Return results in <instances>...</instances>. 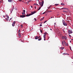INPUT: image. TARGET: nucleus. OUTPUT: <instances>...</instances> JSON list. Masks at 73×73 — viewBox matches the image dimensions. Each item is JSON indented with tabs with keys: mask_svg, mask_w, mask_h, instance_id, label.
Masks as SVG:
<instances>
[{
	"mask_svg": "<svg viewBox=\"0 0 73 73\" xmlns=\"http://www.w3.org/2000/svg\"><path fill=\"white\" fill-rule=\"evenodd\" d=\"M44 17H43V18H42V19H40V21H42V20H43V19H44Z\"/></svg>",
	"mask_w": 73,
	"mask_h": 73,
	"instance_id": "nucleus-14",
	"label": "nucleus"
},
{
	"mask_svg": "<svg viewBox=\"0 0 73 73\" xmlns=\"http://www.w3.org/2000/svg\"><path fill=\"white\" fill-rule=\"evenodd\" d=\"M46 36V35H44L43 37H44V39H45Z\"/></svg>",
	"mask_w": 73,
	"mask_h": 73,
	"instance_id": "nucleus-15",
	"label": "nucleus"
},
{
	"mask_svg": "<svg viewBox=\"0 0 73 73\" xmlns=\"http://www.w3.org/2000/svg\"><path fill=\"white\" fill-rule=\"evenodd\" d=\"M7 17V18H6V19L7 21L9 20V17L7 15H6Z\"/></svg>",
	"mask_w": 73,
	"mask_h": 73,
	"instance_id": "nucleus-5",
	"label": "nucleus"
},
{
	"mask_svg": "<svg viewBox=\"0 0 73 73\" xmlns=\"http://www.w3.org/2000/svg\"><path fill=\"white\" fill-rule=\"evenodd\" d=\"M19 33L18 35L19 36V37L21 38V34L20 33Z\"/></svg>",
	"mask_w": 73,
	"mask_h": 73,
	"instance_id": "nucleus-9",
	"label": "nucleus"
},
{
	"mask_svg": "<svg viewBox=\"0 0 73 73\" xmlns=\"http://www.w3.org/2000/svg\"><path fill=\"white\" fill-rule=\"evenodd\" d=\"M70 42H71V41H70Z\"/></svg>",
	"mask_w": 73,
	"mask_h": 73,
	"instance_id": "nucleus-64",
	"label": "nucleus"
},
{
	"mask_svg": "<svg viewBox=\"0 0 73 73\" xmlns=\"http://www.w3.org/2000/svg\"><path fill=\"white\" fill-rule=\"evenodd\" d=\"M13 9H13V8H12V9H11V12H12V11H13Z\"/></svg>",
	"mask_w": 73,
	"mask_h": 73,
	"instance_id": "nucleus-18",
	"label": "nucleus"
},
{
	"mask_svg": "<svg viewBox=\"0 0 73 73\" xmlns=\"http://www.w3.org/2000/svg\"><path fill=\"white\" fill-rule=\"evenodd\" d=\"M63 12L64 13H67V12L66 11L63 10Z\"/></svg>",
	"mask_w": 73,
	"mask_h": 73,
	"instance_id": "nucleus-17",
	"label": "nucleus"
},
{
	"mask_svg": "<svg viewBox=\"0 0 73 73\" xmlns=\"http://www.w3.org/2000/svg\"><path fill=\"white\" fill-rule=\"evenodd\" d=\"M73 40V39H72V40Z\"/></svg>",
	"mask_w": 73,
	"mask_h": 73,
	"instance_id": "nucleus-61",
	"label": "nucleus"
},
{
	"mask_svg": "<svg viewBox=\"0 0 73 73\" xmlns=\"http://www.w3.org/2000/svg\"><path fill=\"white\" fill-rule=\"evenodd\" d=\"M54 24L55 25V24H56V23H54Z\"/></svg>",
	"mask_w": 73,
	"mask_h": 73,
	"instance_id": "nucleus-50",
	"label": "nucleus"
},
{
	"mask_svg": "<svg viewBox=\"0 0 73 73\" xmlns=\"http://www.w3.org/2000/svg\"><path fill=\"white\" fill-rule=\"evenodd\" d=\"M49 38H49H48V39Z\"/></svg>",
	"mask_w": 73,
	"mask_h": 73,
	"instance_id": "nucleus-63",
	"label": "nucleus"
},
{
	"mask_svg": "<svg viewBox=\"0 0 73 73\" xmlns=\"http://www.w3.org/2000/svg\"><path fill=\"white\" fill-rule=\"evenodd\" d=\"M41 26H42V25L41 24L40 25V27H41Z\"/></svg>",
	"mask_w": 73,
	"mask_h": 73,
	"instance_id": "nucleus-35",
	"label": "nucleus"
},
{
	"mask_svg": "<svg viewBox=\"0 0 73 73\" xmlns=\"http://www.w3.org/2000/svg\"><path fill=\"white\" fill-rule=\"evenodd\" d=\"M31 12V14H27L26 15V17H29L31 15H33L35 13H36V11H35L34 12Z\"/></svg>",
	"mask_w": 73,
	"mask_h": 73,
	"instance_id": "nucleus-1",
	"label": "nucleus"
},
{
	"mask_svg": "<svg viewBox=\"0 0 73 73\" xmlns=\"http://www.w3.org/2000/svg\"><path fill=\"white\" fill-rule=\"evenodd\" d=\"M3 17H4H4H5V16H3Z\"/></svg>",
	"mask_w": 73,
	"mask_h": 73,
	"instance_id": "nucleus-52",
	"label": "nucleus"
},
{
	"mask_svg": "<svg viewBox=\"0 0 73 73\" xmlns=\"http://www.w3.org/2000/svg\"><path fill=\"white\" fill-rule=\"evenodd\" d=\"M26 15H20V17L21 18H24L25 17Z\"/></svg>",
	"mask_w": 73,
	"mask_h": 73,
	"instance_id": "nucleus-4",
	"label": "nucleus"
},
{
	"mask_svg": "<svg viewBox=\"0 0 73 73\" xmlns=\"http://www.w3.org/2000/svg\"><path fill=\"white\" fill-rule=\"evenodd\" d=\"M38 38V36H36L35 37V39H37Z\"/></svg>",
	"mask_w": 73,
	"mask_h": 73,
	"instance_id": "nucleus-12",
	"label": "nucleus"
},
{
	"mask_svg": "<svg viewBox=\"0 0 73 73\" xmlns=\"http://www.w3.org/2000/svg\"><path fill=\"white\" fill-rule=\"evenodd\" d=\"M52 18V17H51V19Z\"/></svg>",
	"mask_w": 73,
	"mask_h": 73,
	"instance_id": "nucleus-55",
	"label": "nucleus"
},
{
	"mask_svg": "<svg viewBox=\"0 0 73 73\" xmlns=\"http://www.w3.org/2000/svg\"><path fill=\"white\" fill-rule=\"evenodd\" d=\"M64 47L60 48V49H61L62 50H63L64 49Z\"/></svg>",
	"mask_w": 73,
	"mask_h": 73,
	"instance_id": "nucleus-16",
	"label": "nucleus"
},
{
	"mask_svg": "<svg viewBox=\"0 0 73 73\" xmlns=\"http://www.w3.org/2000/svg\"><path fill=\"white\" fill-rule=\"evenodd\" d=\"M35 8H36V7H35Z\"/></svg>",
	"mask_w": 73,
	"mask_h": 73,
	"instance_id": "nucleus-58",
	"label": "nucleus"
},
{
	"mask_svg": "<svg viewBox=\"0 0 73 73\" xmlns=\"http://www.w3.org/2000/svg\"><path fill=\"white\" fill-rule=\"evenodd\" d=\"M49 8H50V7H49Z\"/></svg>",
	"mask_w": 73,
	"mask_h": 73,
	"instance_id": "nucleus-59",
	"label": "nucleus"
},
{
	"mask_svg": "<svg viewBox=\"0 0 73 73\" xmlns=\"http://www.w3.org/2000/svg\"><path fill=\"white\" fill-rule=\"evenodd\" d=\"M64 43H66V42H65V41H64Z\"/></svg>",
	"mask_w": 73,
	"mask_h": 73,
	"instance_id": "nucleus-37",
	"label": "nucleus"
},
{
	"mask_svg": "<svg viewBox=\"0 0 73 73\" xmlns=\"http://www.w3.org/2000/svg\"><path fill=\"white\" fill-rule=\"evenodd\" d=\"M44 35H46V32H45L44 33Z\"/></svg>",
	"mask_w": 73,
	"mask_h": 73,
	"instance_id": "nucleus-24",
	"label": "nucleus"
},
{
	"mask_svg": "<svg viewBox=\"0 0 73 73\" xmlns=\"http://www.w3.org/2000/svg\"><path fill=\"white\" fill-rule=\"evenodd\" d=\"M22 15H25V13H23V12H22Z\"/></svg>",
	"mask_w": 73,
	"mask_h": 73,
	"instance_id": "nucleus-21",
	"label": "nucleus"
},
{
	"mask_svg": "<svg viewBox=\"0 0 73 73\" xmlns=\"http://www.w3.org/2000/svg\"><path fill=\"white\" fill-rule=\"evenodd\" d=\"M61 5H63V6H65V4L64 3H61Z\"/></svg>",
	"mask_w": 73,
	"mask_h": 73,
	"instance_id": "nucleus-10",
	"label": "nucleus"
},
{
	"mask_svg": "<svg viewBox=\"0 0 73 73\" xmlns=\"http://www.w3.org/2000/svg\"><path fill=\"white\" fill-rule=\"evenodd\" d=\"M41 38H40L39 39H38V41H40V40H41V39H42V38H41V37H40Z\"/></svg>",
	"mask_w": 73,
	"mask_h": 73,
	"instance_id": "nucleus-11",
	"label": "nucleus"
},
{
	"mask_svg": "<svg viewBox=\"0 0 73 73\" xmlns=\"http://www.w3.org/2000/svg\"><path fill=\"white\" fill-rule=\"evenodd\" d=\"M64 39H65L66 40H67V37H65Z\"/></svg>",
	"mask_w": 73,
	"mask_h": 73,
	"instance_id": "nucleus-26",
	"label": "nucleus"
},
{
	"mask_svg": "<svg viewBox=\"0 0 73 73\" xmlns=\"http://www.w3.org/2000/svg\"><path fill=\"white\" fill-rule=\"evenodd\" d=\"M63 55H65V54H65V53H63L62 54Z\"/></svg>",
	"mask_w": 73,
	"mask_h": 73,
	"instance_id": "nucleus-32",
	"label": "nucleus"
},
{
	"mask_svg": "<svg viewBox=\"0 0 73 73\" xmlns=\"http://www.w3.org/2000/svg\"><path fill=\"white\" fill-rule=\"evenodd\" d=\"M36 5L37 6H38V5L37 4H36Z\"/></svg>",
	"mask_w": 73,
	"mask_h": 73,
	"instance_id": "nucleus-51",
	"label": "nucleus"
},
{
	"mask_svg": "<svg viewBox=\"0 0 73 73\" xmlns=\"http://www.w3.org/2000/svg\"><path fill=\"white\" fill-rule=\"evenodd\" d=\"M50 30H51V31L52 30L51 29H50Z\"/></svg>",
	"mask_w": 73,
	"mask_h": 73,
	"instance_id": "nucleus-53",
	"label": "nucleus"
},
{
	"mask_svg": "<svg viewBox=\"0 0 73 73\" xmlns=\"http://www.w3.org/2000/svg\"><path fill=\"white\" fill-rule=\"evenodd\" d=\"M37 1H38V2L39 1V0H36Z\"/></svg>",
	"mask_w": 73,
	"mask_h": 73,
	"instance_id": "nucleus-54",
	"label": "nucleus"
},
{
	"mask_svg": "<svg viewBox=\"0 0 73 73\" xmlns=\"http://www.w3.org/2000/svg\"><path fill=\"white\" fill-rule=\"evenodd\" d=\"M23 13H25V10H23Z\"/></svg>",
	"mask_w": 73,
	"mask_h": 73,
	"instance_id": "nucleus-23",
	"label": "nucleus"
},
{
	"mask_svg": "<svg viewBox=\"0 0 73 73\" xmlns=\"http://www.w3.org/2000/svg\"><path fill=\"white\" fill-rule=\"evenodd\" d=\"M63 32L65 33V31L64 30H63Z\"/></svg>",
	"mask_w": 73,
	"mask_h": 73,
	"instance_id": "nucleus-43",
	"label": "nucleus"
},
{
	"mask_svg": "<svg viewBox=\"0 0 73 73\" xmlns=\"http://www.w3.org/2000/svg\"><path fill=\"white\" fill-rule=\"evenodd\" d=\"M20 41H21L22 42V40L21 39L20 40Z\"/></svg>",
	"mask_w": 73,
	"mask_h": 73,
	"instance_id": "nucleus-39",
	"label": "nucleus"
},
{
	"mask_svg": "<svg viewBox=\"0 0 73 73\" xmlns=\"http://www.w3.org/2000/svg\"><path fill=\"white\" fill-rule=\"evenodd\" d=\"M19 1H22V0H19Z\"/></svg>",
	"mask_w": 73,
	"mask_h": 73,
	"instance_id": "nucleus-38",
	"label": "nucleus"
},
{
	"mask_svg": "<svg viewBox=\"0 0 73 73\" xmlns=\"http://www.w3.org/2000/svg\"><path fill=\"white\" fill-rule=\"evenodd\" d=\"M58 5V4H56L55 5L56 6H57V5Z\"/></svg>",
	"mask_w": 73,
	"mask_h": 73,
	"instance_id": "nucleus-25",
	"label": "nucleus"
},
{
	"mask_svg": "<svg viewBox=\"0 0 73 73\" xmlns=\"http://www.w3.org/2000/svg\"><path fill=\"white\" fill-rule=\"evenodd\" d=\"M65 37L64 36H62V39H64V38H65Z\"/></svg>",
	"mask_w": 73,
	"mask_h": 73,
	"instance_id": "nucleus-13",
	"label": "nucleus"
},
{
	"mask_svg": "<svg viewBox=\"0 0 73 73\" xmlns=\"http://www.w3.org/2000/svg\"><path fill=\"white\" fill-rule=\"evenodd\" d=\"M52 11H48V12H52Z\"/></svg>",
	"mask_w": 73,
	"mask_h": 73,
	"instance_id": "nucleus-30",
	"label": "nucleus"
},
{
	"mask_svg": "<svg viewBox=\"0 0 73 73\" xmlns=\"http://www.w3.org/2000/svg\"><path fill=\"white\" fill-rule=\"evenodd\" d=\"M44 3V1H42L41 3H40V2H39V5H41V7H42V6H43V4Z\"/></svg>",
	"mask_w": 73,
	"mask_h": 73,
	"instance_id": "nucleus-2",
	"label": "nucleus"
},
{
	"mask_svg": "<svg viewBox=\"0 0 73 73\" xmlns=\"http://www.w3.org/2000/svg\"><path fill=\"white\" fill-rule=\"evenodd\" d=\"M68 33H69V34H71L72 32V31L71 30H68Z\"/></svg>",
	"mask_w": 73,
	"mask_h": 73,
	"instance_id": "nucleus-6",
	"label": "nucleus"
},
{
	"mask_svg": "<svg viewBox=\"0 0 73 73\" xmlns=\"http://www.w3.org/2000/svg\"><path fill=\"white\" fill-rule=\"evenodd\" d=\"M40 36H39L38 37V38H40Z\"/></svg>",
	"mask_w": 73,
	"mask_h": 73,
	"instance_id": "nucleus-41",
	"label": "nucleus"
},
{
	"mask_svg": "<svg viewBox=\"0 0 73 73\" xmlns=\"http://www.w3.org/2000/svg\"><path fill=\"white\" fill-rule=\"evenodd\" d=\"M69 47H70V50H72L71 48V46H70Z\"/></svg>",
	"mask_w": 73,
	"mask_h": 73,
	"instance_id": "nucleus-29",
	"label": "nucleus"
},
{
	"mask_svg": "<svg viewBox=\"0 0 73 73\" xmlns=\"http://www.w3.org/2000/svg\"><path fill=\"white\" fill-rule=\"evenodd\" d=\"M11 19H12V18H11V19H10V20H11Z\"/></svg>",
	"mask_w": 73,
	"mask_h": 73,
	"instance_id": "nucleus-49",
	"label": "nucleus"
},
{
	"mask_svg": "<svg viewBox=\"0 0 73 73\" xmlns=\"http://www.w3.org/2000/svg\"><path fill=\"white\" fill-rule=\"evenodd\" d=\"M69 36H70V37L71 36V35H69Z\"/></svg>",
	"mask_w": 73,
	"mask_h": 73,
	"instance_id": "nucleus-44",
	"label": "nucleus"
},
{
	"mask_svg": "<svg viewBox=\"0 0 73 73\" xmlns=\"http://www.w3.org/2000/svg\"><path fill=\"white\" fill-rule=\"evenodd\" d=\"M1 1L0 0V3H1Z\"/></svg>",
	"mask_w": 73,
	"mask_h": 73,
	"instance_id": "nucleus-57",
	"label": "nucleus"
},
{
	"mask_svg": "<svg viewBox=\"0 0 73 73\" xmlns=\"http://www.w3.org/2000/svg\"><path fill=\"white\" fill-rule=\"evenodd\" d=\"M41 1H42V0H40Z\"/></svg>",
	"mask_w": 73,
	"mask_h": 73,
	"instance_id": "nucleus-60",
	"label": "nucleus"
},
{
	"mask_svg": "<svg viewBox=\"0 0 73 73\" xmlns=\"http://www.w3.org/2000/svg\"><path fill=\"white\" fill-rule=\"evenodd\" d=\"M66 55H69V54H66Z\"/></svg>",
	"mask_w": 73,
	"mask_h": 73,
	"instance_id": "nucleus-48",
	"label": "nucleus"
},
{
	"mask_svg": "<svg viewBox=\"0 0 73 73\" xmlns=\"http://www.w3.org/2000/svg\"><path fill=\"white\" fill-rule=\"evenodd\" d=\"M36 3H34V5H36Z\"/></svg>",
	"mask_w": 73,
	"mask_h": 73,
	"instance_id": "nucleus-40",
	"label": "nucleus"
},
{
	"mask_svg": "<svg viewBox=\"0 0 73 73\" xmlns=\"http://www.w3.org/2000/svg\"><path fill=\"white\" fill-rule=\"evenodd\" d=\"M40 32L41 33H42V30H40Z\"/></svg>",
	"mask_w": 73,
	"mask_h": 73,
	"instance_id": "nucleus-31",
	"label": "nucleus"
},
{
	"mask_svg": "<svg viewBox=\"0 0 73 73\" xmlns=\"http://www.w3.org/2000/svg\"><path fill=\"white\" fill-rule=\"evenodd\" d=\"M58 15H57V16H58Z\"/></svg>",
	"mask_w": 73,
	"mask_h": 73,
	"instance_id": "nucleus-62",
	"label": "nucleus"
},
{
	"mask_svg": "<svg viewBox=\"0 0 73 73\" xmlns=\"http://www.w3.org/2000/svg\"><path fill=\"white\" fill-rule=\"evenodd\" d=\"M45 13H45V12L43 13V14H45Z\"/></svg>",
	"mask_w": 73,
	"mask_h": 73,
	"instance_id": "nucleus-36",
	"label": "nucleus"
},
{
	"mask_svg": "<svg viewBox=\"0 0 73 73\" xmlns=\"http://www.w3.org/2000/svg\"><path fill=\"white\" fill-rule=\"evenodd\" d=\"M19 33H19L20 32V30H19L18 31Z\"/></svg>",
	"mask_w": 73,
	"mask_h": 73,
	"instance_id": "nucleus-33",
	"label": "nucleus"
},
{
	"mask_svg": "<svg viewBox=\"0 0 73 73\" xmlns=\"http://www.w3.org/2000/svg\"><path fill=\"white\" fill-rule=\"evenodd\" d=\"M31 8H33V7L32 6H31Z\"/></svg>",
	"mask_w": 73,
	"mask_h": 73,
	"instance_id": "nucleus-47",
	"label": "nucleus"
},
{
	"mask_svg": "<svg viewBox=\"0 0 73 73\" xmlns=\"http://www.w3.org/2000/svg\"><path fill=\"white\" fill-rule=\"evenodd\" d=\"M62 23L64 25L66 26L67 25V24L64 22V21H62Z\"/></svg>",
	"mask_w": 73,
	"mask_h": 73,
	"instance_id": "nucleus-3",
	"label": "nucleus"
},
{
	"mask_svg": "<svg viewBox=\"0 0 73 73\" xmlns=\"http://www.w3.org/2000/svg\"><path fill=\"white\" fill-rule=\"evenodd\" d=\"M14 24H13V23L12 24V25L13 26V27H14Z\"/></svg>",
	"mask_w": 73,
	"mask_h": 73,
	"instance_id": "nucleus-28",
	"label": "nucleus"
},
{
	"mask_svg": "<svg viewBox=\"0 0 73 73\" xmlns=\"http://www.w3.org/2000/svg\"><path fill=\"white\" fill-rule=\"evenodd\" d=\"M62 45H63V46L64 45V43L62 41Z\"/></svg>",
	"mask_w": 73,
	"mask_h": 73,
	"instance_id": "nucleus-27",
	"label": "nucleus"
},
{
	"mask_svg": "<svg viewBox=\"0 0 73 73\" xmlns=\"http://www.w3.org/2000/svg\"><path fill=\"white\" fill-rule=\"evenodd\" d=\"M45 38H44V40L45 41Z\"/></svg>",
	"mask_w": 73,
	"mask_h": 73,
	"instance_id": "nucleus-46",
	"label": "nucleus"
},
{
	"mask_svg": "<svg viewBox=\"0 0 73 73\" xmlns=\"http://www.w3.org/2000/svg\"><path fill=\"white\" fill-rule=\"evenodd\" d=\"M41 8V7H39V8L38 9V10H40V9Z\"/></svg>",
	"mask_w": 73,
	"mask_h": 73,
	"instance_id": "nucleus-19",
	"label": "nucleus"
},
{
	"mask_svg": "<svg viewBox=\"0 0 73 73\" xmlns=\"http://www.w3.org/2000/svg\"><path fill=\"white\" fill-rule=\"evenodd\" d=\"M31 1H28V3H30L31 2Z\"/></svg>",
	"mask_w": 73,
	"mask_h": 73,
	"instance_id": "nucleus-34",
	"label": "nucleus"
},
{
	"mask_svg": "<svg viewBox=\"0 0 73 73\" xmlns=\"http://www.w3.org/2000/svg\"><path fill=\"white\" fill-rule=\"evenodd\" d=\"M21 27H23V26L22 25H21Z\"/></svg>",
	"mask_w": 73,
	"mask_h": 73,
	"instance_id": "nucleus-42",
	"label": "nucleus"
},
{
	"mask_svg": "<svg viewBox=\"0 0 73 73\" xmlns=\"http://www.w3.org/2000/svg\"><path fill=\"white\" fill-rule=\"evenodd\" d=\"M47 21H45L44 22V24L45 23H46V22H47Z\"/></svg>",
	"mask_w": 73,
	"mask_h": 73,
	"instance_id": "nucleus-22",
	"label": "nucleus"
},
{
	"mask_svg": "<svg viewBox=\"0 0 73 73\" xmlns=\"http://www.w3.org/2000/svg\"><path fill=\"white\" fill-rule=\"evenodd\" d=\"M8 1L9 2H13V1L12 0H8Z\"/></svg>",
	"mask_w": 73,
	"mask_h": 73,
	"instance_id": "nucleus-8",
	"label": "nucleus"
},
{
	"mask_svg": "<svg viewBox=\"0 0 73 73\" xmlns=\"http://www.w3.org/2000/svg\"><path fill=\"white\" fill-rule=\"evenodd\" d=\"M68 9L65 8H63L60 9Z\"/></svg>",
	"mask_w": 73,
	"mask_h": 73,
	"instance_id": "nucleus-7",
	"label": "nucleus"
},
{
	"mask_svg": "<svg viewBox=\"0 0 73 73\" xmlns=\"http://www.w3.org/2000/svg\"><path fill=\"white\" fill-rule=\"evenodd\" d=\"M47 15V14L45 15H46V16Z\"/></svg>",
	"mask_w": 73,
	"mask_h": 73,
	"instance_id": "nucleus-56",
	"label": "nucleus"
},
{
	"mask_svg": "<svg viewBox=\"0 0 73 73\" xmlns=\"http://www.w3.org/2000/svg\"><path fill=\"white\" fill-rule=\"evenodd\" d=\"M13 24H15V21H14V22H13Z\"/></svg>",
	"mask_w": 73,
	"mask_h": 73,
	"instance_id": "nucleus-20",
	"label": "nucleus"
},
{
	"mask_svg": "<svg viewBox=\"0 0 73 73\" xmlns=\"http://www.w3.org/2000/svg\"><path fill=\"white\" fill-rule=\"evenodd\" d=\"M35 19V20H36V18H35V19Z\"/></svg>",
	"mask_w": 73,
	"mask_h": 73,
	"instance_id": "nucleus-45",
	"label": "nucleus"
}]
</instances>
